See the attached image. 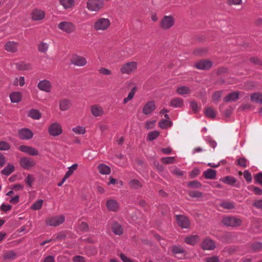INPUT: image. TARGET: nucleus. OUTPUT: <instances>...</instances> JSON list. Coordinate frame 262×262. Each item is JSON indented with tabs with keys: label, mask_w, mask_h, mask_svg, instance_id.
<instances>
[{
	"label": "nucleus",
	"mask_w": 262,
	"mask_h": 262,
	"mask_svg": "<svg viewBox=\"0 0 262 262\" xmlns=\"http://www.w3.org/2000/svg\"><path fill=\"white\" fill-rule=\"evenodd\" d=\"M111 26V21L107 18L101 17L97 19L94 24V28L97 31H106Z\"/></svg>",
	"instance_id": "1"
},
{
	"label": "nucleus",
	"mask_w": 262,
	"mask_h": 262,
	"mask_svg": "<svg viewBox=\"0 0 262 262\" xmlns=\"http://www.w3.org/2000/svg\"><path fill=\"white\" fill-rule=\"evenodd\" d=\"M138 63L136 61L127 62L121 66L120 72L122 74L131 75L136 71Z\"/></svg>",
	"instance_id": "2"
},
{
	"label": "nucleus",
	"mask_w": 262,
	"mask_h": 262,
	"mask_svg": "<svg viewBox=\"0 0 262 262\" xmlns=\"http://www.w3.org/2000/svg\"><path fill=\"white\" fill-rule=\"evenodd\" d=\"M104 4L103 0H88L86 8L90 11L98 12L103 7Z\"/></svg>",
	"instance_id": "3"
},
{
	"label": "nucleus",
	"mask_w": 262,
	"mask_h": 262,
	"mask_svg": "<svg viewBox=\"0 0 262 262\" xmlns=\"http://www.w3.org/2000/svg\"><path fill=\"white\" fill-rule=\"evenodd\" d=\"M70 61L72 64L77 67H84L88 63L85 58L77 54L72 55L70 59Z\"/></svg>",
	"instance_id": "4"
},
{
	"label": "nucleus",
	"mask_w": 262,
	"mask_h": 262,
	"mask_svg": "<svg viewBox=\"0 0 262 262\" xmlns=\"http://www.w3.org/2000/svg\"><path fill=\"white\" fill-rule=\"evenodd\" d=\"M222 223L227 226L235 227L240 225L241 219L233 216H226L223 219Z\"/></svg>",
	"instance_id": "5"
},
{
	"label": "nucleus",
	"mask_w": 262,
	"mask_h": 262,
	"mask_svg": "<svg viewBox=\"0 0 262 262\" xmlns=\"http://www.w3.org/2000/svg\"><path fill=\"white\" fill-rule=\"evenodd\" d=\"M64 220V216L62 215H60L48 218L46 220V224L51 226H57L63 223Z\"/></svg>",
	"instance_id": "6"
},
{
	"label": "nucleus",
	"mask_w": 262,
	"mask_h": 262,
	"mask_svg": "<svg viewBox=\"0 0 262 262\" xmlns=\"http://www.w3.org/2000/svg\"><path fill=\"white\" fill-rule=\"evenodd\" d=\"M174 19L171 16H165L160 22V27L162 29H169L174 25Z\"/></svg>",
	"instance_id": "7"
},
{
	"label": "nucleus",
	"mask_w": 262,
	"mask_h": 262,
	"mask_svg": "<svg viewBox=\"0 0 262 262\" xmlns=\"http://www.w3.org/2000/svg\"><path fill=\"white\" fill-rule=\"evenodd\" d=\"M48 132L51 136H59L62 132L61 125L56 122L52 123L48 127Z\"/></svg>",
	"instance_id": "8"
},
{
	"label": "nucleus",
	"mask_w": 262,
	"mask_h": 262,
	"mask_svg": "<svg viewBox=\"0 0 262 262\" xmlns=\"http://www.w3.org/2000/svg\"><path fill=\"white\" fill-rule=\"evenodd\" d=\"M19 164L23 168L29 169L35 166V162L31 158L25 157L20 158Z\"/></svg>",
	"instance_id": "9"
},
{
	"label": "nucleus",
	"mask_w": 262,
	"mask_h": 262,
	"mask_svg": "<svg viewBox=\"0 0 262 262\" xmlns=\"http://www.w3.org/2000/svg\"><path fill=\"white\" fill-rule=\"evenodd\" d=\"M58 28L68 33L74 32L75 30V26L71 22L62 21L58 24Z\"/></svg>",
	"instance_id": "10"
},
{
	"label": "nucleus",
	"mask_w": 262,
	"mask_h": 262,
	"mask_svg": "<svg viewBox=\"0 0 262 262\" xmlns=\"http://www.w3.org/2000/svg\"><path fill=\"white\" fill-rule=\"evenodd\" d=\"M212 62L208 59L201 60L196 62L194 67L199 70H206L211 67Z\"/></svg>",
	"instance_id": "11"
},
{
	"label": "nucleus",
	"mask_w": 262,
	"mask_h": 262,
	"mask_svg": "<svg viewBox=\"0 0 262 262\" xmlns=\"http://www.w3.org/2000/svg\"><path fill=\"white\" fill-rule=\"evenodd\" d=\"M18 149L21 151L27 154L30 156H37L39 155V152L36 148L27 145H20L18 147Z\"/></svg>",
	"instance_id": "12"
},
{
	"label": "nucleus",
	"mask_w": 262,
	"mask_h": 262,
	"mask_svg": "<svg viewBox=\"0 0 262 262\" xmlns=\"http://www.w3.org/2000/svg\"><path fill=\"white\" fill-rule=\"evenodd\" d=\"M37 88L40 91L48 93L51 90L52 85L49 80L45 79L38 83Z\"/></svg>",
	"instance_id": "13"
},
{
	"label": "nucleus",
	"mask_w": 262,
	"mask_h": 262,
	"mask_svg": "<svg viewBox=\"0 0 262 262\" xmlns=\"http://www.w3.org/2000/svg\"><path fill=\"white\" fill-rule=\"evenodd\" d=\"M90 110L92 115L95 117H101L104 114L103 108L99 104L91 105Z\"/></svg>",
	"instance_id": "14"
},
{
	"label": "nucleus",
	"mask_w": 262,
	"mask_h": 262,
	"mask_svg": "<svg viewBox=\"0 0 262 262\" xmlns=\"http://www.w3.org/2000/svg\"><path fill=\"white\" fill-rule=\"evenodd\" d=\"M177 222L179 226L183 228H187L189 226V221L185 216L181 215H176Z\"/></svg>",
	"instance_id": "15"
},
{
	"label": "nucleus",
	"mask_w": 262,
	"mask_h": 262,
	"mask_svg": "<svg viewBox=\"0 0 262 262\" xmlns=\"http://www.w3.org/2000/svg\"><path fill=\"white\" fill-rule=\"evenodd\" d=\"M32 18L34 20H39L43 19L45 17V12L41 10L36 9L32 11Z\"/></svg>",
	"instance_id": "16"
},
{
	"label": "nucleus",
	"mask_w": 262,
	"mask_h": 262,
	"mask_svg": "<svg viewBox=\"0 0 262 262\" xmlns=\"http://www.w3.org/2000/svg\"><path fill=\"white\" fill-rule=\"evenodd\" d=\"M33 133L31 130L28 128L21 129L19 132V136L20 138L24 140H28L32 138Z\"/></svg>",
	"instance_id": "17"
},
{
	"label": "nucleus",
	"mask_w": 262,
	"mask_h": 262,
	"mask_svg": "<svg viewBox=\"0 0 262 262\" xmlns=\"http://www.w3.org/2000/svg\"><path fill=\"white\" fill-rule=\"evenodd\" d=\"M156 108L154 101H149L146 103L143 108V113L145 115L151 114Z\"/></svg>",
	"instance_id": "18"
},
{
	"label": "nucleus",
	"mask_w": 262,
	"mask_h": 262,
	"mask_svg": "<svg viewBox=\"0 0 262 262\" xmlns=\"http://www.w3.org/2000/svg\"><path fill=\"white\" fill-rule=\"evenodd\" d=\"M5 49L8 52L15 53L17 51L18 44L16 42L9 41L5 44Z\"/></svg>",
	"instance_id": "19"
},
{
	"label": "nucleus",
	"mask_w": 262,
	"mask_h": 262,
	"mask_svg": "<svg viewBox=\"0 0 262 262\" xmlns=\"http://www.w3.org/2000/svg\"><path fill=\"white\" fill-rule=\"evenodd\" d=\"M202 248L204 250H212L215 247V244L214 242L210 238H206L202 243Z\"/></svg>",
	"instance_id": "20"
},
{
	"label": "nucleus",
	"mask_w": 262,
	"mask_h": 262,
	"mask_svg": "<svg viewBox=\"0 0 262 262\" xmlns=\"http://www.w3.org/2000/svg\"><path fill=\"white\" fill-rule=\"evenodd\" d=\"M106 207L109 211H116L119 208V204L116 200L111 199L107 201Z\"/></svg>",
	"instance_id": "21"
},
{
	"label": "nucleus",
	"mask_w": 262,
	"mask_h": 262,
	"mask_svg": "<svg viewBox=\"0 0 262 262\" xmlns=\"http://www.w3.org/2000/svg\"><path fill=\"white\" fill-rule=\"evenodd\" d=\"M59 108L61 111L69 110L71 106V102L69 99H62L59 101Z\"/></svg>",
	"instance_id": "22"
},
{
	"label": "nucleus",
	"mask_w": 262,
	"mask_h": 262,
	"mask_svg": "<svg viewBox=\"0 0 262 262\" xmlns=\"http://www.w3.org/2000/svg\"><path fill=\"white\" fill-rule=\"evenodd\" d=\"M22 94L20 92H14L10 95V98L12 103H18L20 102L22 99Z\"/></svg>",
	"instance_id": "23"
},
{
	"label": "nucleus",
	"mask_w": 262,
	"mask_h": 262,
	"mask_svg": "<svg viewBox=\"0 0 262 262\" xmlns=\"http://www.w3.org/2000/svg\"><path fill=\"white\" fill-rule=\"evenodd\" d=\"M239 97V92H233L230 94H229L227 96H226L224 98V101L228 102L231 101H236L238 99Z\"/></svg>",
	"instance_id": "24"
},
{
	"label": "nucleus",
	"mask_w": 262,
	"mask_h": 262,
	"mask_svg": "<svg viewBox=\"0 0 262 262\" xmlns=\"http://www.w3.org/2000/svg\"><path fill=\"white\" fill-rule=\"evenodd\" d=\"M16 68L19 70L28 71L31 69L32 66L29 63L22 61L16 63Z\"/></svg>",
	"instance_id": "25"
},
{
	"label": "nucleus",
	"mask_w": 262,
	"mask_h": 262,
	"mask_svg": "<svg viewBox=\"0 0 262 262\" xmlns=\"http://www.w3.org/2000/svg\"><path fill=\"white\" fill-rule=\"evenodd\" d=\"M112 229L113 232L117 235H121L123 232L122 226L117 222L113 223Z\"/></svg>",
	"instance_id": "26"
},
{
	"label": "nucleus",
	"mask_w": 262,
	"mask_h": 262,
	"mask_svg": "<svg viewBox=\"0 0 262 262\" xmlns=\"http://www.w3.org/2000/svg\"><path fill=\"white\" fill-rule=\"evenodd\" d=\"M170 105L174 107H181L183 105V101L180 98H174L170 101Z\"/></svg>",
	"instance_id": "27"
},
{
	"label": "nucleus",
	"mask_w": 262,
	"mask_h": 262,
	"mask_svg": "<svg viewBox=\"0 0 262 262\" xmlns=\"http://www.w3.org/2000/svg\"><path fill=\"white\" fill-rule=\"evenodd\" d=\"M98 169L102 174H108L111 172L110 168L104 164H99L98 166Z\"/></svg>",
	"instance_id": "28"
},
{
	"label": "nucleus",
	"mask_w": 262,
	"mask_h": 262,
	"mask_svg": "<svg viewBox=\"0 0 262 262\" xmlns=\"http://www.w3.org/2000/svg\"><path fill=\"white\" fill-rule=\"evenodd\" d=\"M137 90V86H134L131 91L128 93L127 96L123 99V103L126 104L129 101H130L133 99L134 97V95Z\"/></svg>",
	"instance_id": "29"
},
{
	"label": "nucleus",
	"mask_w": 262,
	"mask_h": 262,
	"mask_svg": "<svg viewBox=\"0 0 262 262\" xmlns=\"http://www.w3.org/2000/svg\"><path fill=\"white\" fill-rule=\"evenodd\" d=\"M78 167L77 164L72 165L71 167L68 168V170L67 171L64 177L63 178V181H66L73 173L74 171L76 170Z\"/></svg>",
	"instance_id": "30"
},
{
	"label": "nucleus",
	"mask_w": 262,
	"mask_h": 262,
	"mask_svg": "<svg viewBox=\"0 0 262 262\" xmlns=\"http://www.w3.org/2000/svg\"><path fill=\"white\" fill-rule=\"evenodd\" d=\"M216 174L215 170L212 169H208L205 171L203 173L204 177L208 179H215Z\"/></svg>",
	"instance_id": "31"
},
{
	"label": "nucleus",
	"mask_w": 262,
	"mask_h": 262,
	"mask_svg": "<svg viewBox=\"0 0 262 262\" xmlns=\"http://www.w3.org/2000/svg\"><path fill=\"white\" fill-rule=\"evenodd\" d=\"M190 90L186 86H181L178 87L176 90V92L181 95H184L190 93Z\"/></svg>",
	"instance_id": "32"
},
{
	"label": "nucleus",
	"mask_w": 262,
	"mask_h": 262,
	"mask_svg": "<svg viewBox=\"0 0 262 262\" xmlns=\"http://www.w3.org/2000/svg\"><path fill=\"white\" fill-rule=\"evenodd\" d=\"M14 171V166L8 164L7 166L1 171V173L6 176H9Z\"/></svg>",
	"instance_id": "33"
},
{
	"label": "nucleus",
	"mask_w": 262,
	"mask_h": 262,
	"mask_svg": "<svg viewBox=\"0 0 262 262\" xmlns=\"http://www.w3.org/2000/svg\"><path fill=\"white\" fill-rule=\"evenodd\" d=\"M28 116L34 119L38 120L41 117V113L37 110L32 109L28 113Z\"/></svg>",
	"instance_id": "34"
},
{
	"label": "nucleus",
	"mask_w": 262,
	"mask_h": 262,
	"mask_svg": "<svg viewBox=\"0 0 262 262\" xmlns=\"http://www.w3.org/2000/svg\"><path fill=\"white\" fill-rule=\"evenodd\" d=\"M128 184L129 187L134 189H139L142 186L141 182L136 179H132L130 180Z\"/></svg>",
	"instance_id": "35"
},
{
	"label": "nucleus",
	"mask_w": 262,
	"mask_h": 262,
	"mask_svg": "<svg viewBox=\"0 0 262 262\" xmlns=\"http://www.w3.org/2000/svg\"><path fill=\"white\" fill-rule=\"evenodd\" d=\"M251 100L255 103L262 104V94L258 93L253 94L251 96Z\"/></svg>",
	"instance_id": "36"
},
{
	"label": "nucleus",
	"mask_w": 262,
	"mask_h": 262,
	"mask_svg": "<svg viewBox=\"0 0 262 262\" xmlns=\"http://www.w3.org/2000/svg\"><path fill=\"white\" fill-rule=\"evenodd\" d=\"M5 260H13L16 258V254L12 251H9L4 253Z\"/></svg>",
	"instance_id": "37"
},
{
	"label": "nucleus",
	"mask_w": 262,
	"mask_h": 262,
	"mask_svg": "<svg viewBox=\"0 0 262 262\" xmlns=\"http://www.w3.org/2000/svg\"><path fill=\"white\" fill-rule=\"evenodd\" d=\"M220 206L224 208V209H233L235 207V204L232 202H229V201H224L222 202Z\"/></svg>",
	"instance_id": "38"
},
{
	"label": "nucleus",
	"mask_w": 262,
	"mask_h": 262,
	"mask_svg": "<svg viewBox=\"0 0 262 262\" xmlns=\"http://www.w3.org/2000/svg\"><path fill=\"white\" fill-rule=\"evenodd\" d=\"M60 4L65 8H69L74 4V0H60Z\"/></svg>",
	"instance_id": "39"
},
{
	"label": "nucleus",
	"mask_w": 262,
	"mask_h": 262,
	"mask_svg": "<svg viewBox=\"0 0 262 262\" xmlns=\"http://www.w3.org/2000/svg\"><path fill=\"white\" fill-rule=\"evenodd\" d=\"M198 238V236L191 235L186 237L185 239V242L188 244L193 245L196 243Z\"/></svg>",
	"instance_id": "40"
},
{
	"label": "nucleus",
	"mask_w": 262,
	"mask_h": 262,
	"mask_svg": "<svg viewBox=\"0 0 262 262\" xmlns=\"http://www.w3.org/2000/svg\"><path fill=\"white\" fill-rule=\"evenodd\" d=\"M49 44L46 42H41L38 47V50L40 52L46 53L48 50Z\"/></svg>",
	"instance_id": "41"
},
{
	"label": "nucleus",
	"mask_w": 262,
	"mask_h": 262,
	"mask_svg": "<svg viewBox=\"0 0 262 262\" xmlns=\"http://www.w3.org/2000/svg\"><path fill=\"white\" fill-rule=\"evenodd\" d=\"M42 204H43V200H37V201H36L35 203H34L32 205L31 208L34 210H39L41 208Z\"/></svg>",
	"instance_id": "42"
},
{
	"label": "nucleus",
	"mask_w": 262,
	"mask_h": 262,
	"mask_svg": "<svg viewBox=\"0 0 262 262\" xmlns=\"http://www.w3.org/2000/svg\"><path fill=\"white\" fill-rule=\"evenodd\" d=\"M160 135V133L157 130L150 132L147 135V138L149 141H152L156 139Z\"/></svg>",
	"instance_id": "43"
},
{
	"label": "nucleus",
	"mask_w": 262,
	"mask_h": 262,
	"mask_svg": "<svg viewBox=\"0 0 262 262\" xmlns=\"http://www.w3.org/2000/svg\"><path fill=\"white\" fill-rule=\"evenodd\" d=\"M202 184L198 181H192L188 182V186L190 188L195 189L199 188L201 187Z\"/></svg>",
	"instance_id": "44"
},
{
	"label": "nucleus",
	"mask_w": 262,
	"mask_h": 262,
	"mask_svg": "<svg viewBox=\"0 0 262 262\" xmlns=\"http://www.w3.org/2000/svg\"><path fill=\"white\" fill-rule=\"evenodd\" d=\"M161 162L165 164H169L175 163V158L173 157H168L161 159Z\"/></svg>",
	"instance_id": "45"
},
{
	"label": "nucleus",
	"mask_w": 262,
	"mask_h": 262,
	"mask_svg": "<svg viewBox=\"0 0 262 262\" xmlns=\"http://www.w3.org/2000/svg\"><path fill=\"white\" fill-rule=\"evenodd\" d=\"M171 251L174 254H180L185 252L184 249L181 246H174L171 248Z\"/></svg>",
	"instance_id": "46"
},
{
	"label": "nucleus",
	"mask_w": 262,
	"mask_h": 262,
	"mask_svg": "<svg viewBox=\"0 0 262 262\" xmlns=\"http://www.w3.org/2000/svg\"><path fill=\"white\" fill-rule=\"evenodd\" d=\"M223 181L226 184L232 185L236 182V180L231 176H226L224 178Z\"/></svg>",
	"instance_id": "47"
},
{
	"label": "nucleus",
	"mask_w": 262,
	"mask_h": 262,
	"mask_svg": "<svg viewBox=\"0 0 262 262\" xmlns=\"http://www.w3.org/2000/svg\"><path fill=\"white\" fill-rule=\"evenodd\" d=\"M205 115L207 117L214 118L216 115L215 111L211 107L207 108L205 111Z\"/></svg>",
	"instance_id": "48"
},
{
	"label": "nucleus",
	"mask_w": 262,
	"mask_h": 262,
	"mask_svg": "<svg viewBox=\"0 0 262 262\" xmlns=\"http://www.w3.org/2000/svg\"><path fill=\"white\" fill-rule=\"evenodd\" d=\"M159 126L162 129H165L171 126V122L167 120H162L159 123Z\"/></svg>",
	"instance_id": "49"
},
{
	"label": "nucleus",
	"mask_w": 262,
	"mask_h": 262,
	"mask_svg": "<svg viewBox=\"0 0 262 262\" xmlns=\"http://www.w3.org/2000/svg\"><path fill=\"white\" fill-rule=\"evenodd\" d=\"M72 130L77 134L83 135L85 133V128L80 126L73 128Z\"/></svg>",
	"instance_id": "50"
},
{
	"label": "nucleus",
	"mask_w": 262,
	"mask_h": 262,
	"mask_svg": "<svg viewBox=\"0 0 262 262\" xmlns=\"http://www.w3.org/2000/svg\"><path fill=\"white\" fill-rule=\"evenodd\" d=\"M10 148V144L4 141H0V150H8Z\"/></svg>",
	"instance_id": "51"
},
{
	"label": "nucleus",
	"mask_w": 262,
	"mask_h": 262,
	"mask_svg": "<svg viewBox=\"0 0 262 262\" xmlns=\"http://www.w3.org/2000/svg\"><path fill=\"white\" fill-rule=\"evenodd\" d=\"M188 194L192 198H201L202 196L203 193L198 191H189Z\"/></svg>",
	"instance_id": "52"
},
{
	"label": "nucleus",
	"mask_w": 262,
	"mask_h": 262,
	"mask_svg": "<svg viewBox=\"0 0 262 262\" xmlns=\"http://www.w3.org/2000/svg\"><path fill=\"white\" fill-rule=\"evenodd\" d=\"M34 181V178L32 174H28L25 179V182L29 187H32V185Z\"/></svg>",
	"instance_id": "53"
},
{
	"label": "nucleus",
	"mask_w": 262,
	"mask_h": 262,
	"mask_svg": "<svg viewBox=\"0 0 262 262\" xmlns=\"http://www.w3.org/2000/svg\"><path fill=\"white\" fill-rule=\"evenodd\" d=\"M237 164L243 167H246L247 164V160L245 158H241L237 160Z\"/></svg>",
	"instance_id": "54"
},
{
	"label": "nucleus",
	"mask_w": 262,
	"mask_h": 262,
	"mask_svg": "<svg viewBox=\"0 0 262 262\" xmlns=\"http://www.w3.org/2000/svg\"><path fill=\"white\" fill-rule=\"evenodd\" d=\"M171 172L172 174L178 177L182 176L183 174V172L177 167H174L171 169Z\"/></svg>",
	"instance_id": "55"
},
{
	"label": "nucleus",
	"mask_w": 262,
	"mask_h": 262,
	"mask_svg": "<svg viewBox=\"0 0 262 262\" xmlns=\"http://www.w3.org/2000/svg\"><path fill=\"white\" fill-rule=\"evenodd\" d=\"M99 72L100 74L104 75H110L112 74V72L111 70L104 68H101L99 69Z\"/></svg>",
	"instance_id": "56"
},
{
	"label": "nucleus",
	"mask_w": 262,
	"mask_h": 262,
	"mask_svg": "<svg viewBox=\"0 0 262 262\" xmlns=\"http://www.w3.org/2000/svg\"><path fill=\"white\" fill-rule=\"evenodd\" d=\"M155 120L146 121L145 123V127L147 129L153 128L155 126Z\"/></svg>",
	"instance_id": "57"
},
{
	"label": "nucleus",
	"mask_w": 262,
	"mask_h": 262,
	"mask_svg": "<svg viewBox=\"0 0 262 262\" xmlns=\"http://www.w3.org/2000/svg\"><path fill=\"white\" fill-rule=\"evenodd\" d=\"M244 177L248 183H250L251 182L252 176H251V173L249 172V171L245 170L244 172Z\"/></svg>",
	"instance_id": "58"
},
{
	"label": "nucleus",
	"mask_w": 262,
	"mask_h": 262,
	"mask_svg": "<svg viewBox=\"0 0 262 262\" xmlns=\"http://www.w3.org/2000/svg\"><path fill=\"white\" fill-rule=\"evenodd\" d=\"M253 206L258 209H262V200H255L253 203Z\"/></svg>",
	"instance_id": "59"
},
{
	"label": "nucleus",
	"mask_w": 262,
	"mask_h": 262,
	"mask_svg": "<svg viewBox=\"0 0 262 262\" xmlns=\"http://www.w3.org/2000/svg\"><path fill=\"white\" fill-rule=\"evenodd\" d=\"M254 179L258 183L262 185V173L256 174L254 176Z\"/></svg>",
	"instance_id": "60"
},
{
	"label": "nucleus",
	"mask_w": 262,
	"mask_h": 262,
	"mask_svg": "<svg viewBox=\"0 0 262 262\" xmlns=\"http://www.w3.org/2000/svg\"><path fill=\"white\" fill-rule=\"evenodd\" d=\"M190 107H191L192 110L194 113H196L198 111L199 107H198L197 103L195 102H194V101L191 102L190 103Z\"/></svg>",
	"instance_id": "61"
},
{
	"label": "nucleus",
	"mask_w": 262,
	"mask_h": 262,
	"mask_svg": "<svg viewBox=\"0 0 262 262\" xmlns=\"http://www.w3.org/2000/svg\"><path fill=\"white\" fill-rule=\"evenodd\" d=\"M120 257L123 262H134L129 258L126 257L124 254L121 253L120 254Z\"/></svg>",
	"instance_id": "62"
},
{
	"label": "nucleus",
	"mask_w": 262,
	"mask_h": 262,
	"mask_svg": "<svg viewBox=\"0 0 262 262\" xmlns=\"http://www.w3.org/2000/svg\"><path fill=\"white\" fill-rule=\"evenodd\" d=\"M262 248V244L260 243H255L252 245V249L254 251H258Z\"/></svg>",
	"instance_id": "63"
},
{
	"label": "nucleus",
	"mask_w": 262,
	"mask_h": 262,
	"mask_svg": "<svg viewBox=\"0 0 262 262\" xmlns=\"http://www.w3.org/2000/svg\"><path fill=\"white\" fill-rule=\"evenodd\" d=\"M74 262H84V258L81 256H76L73 258Z\"/></svg>",
	"instance_id": "64"
}]
</instances>
